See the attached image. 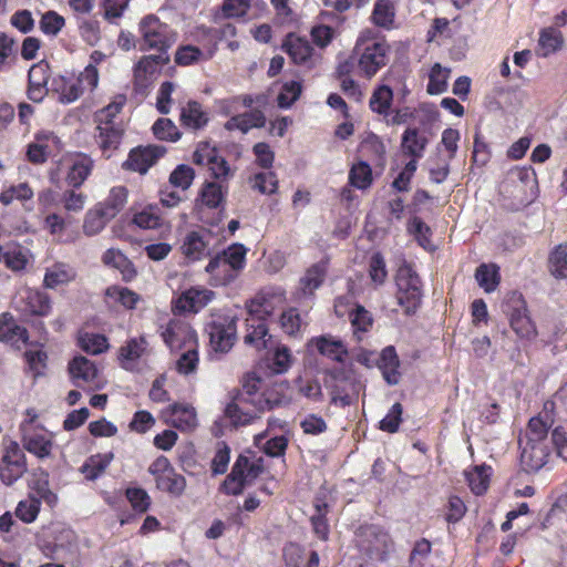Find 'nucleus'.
I'll return each mask as SVG.
<instances>
[{
    "instance_id": "nucleus-45",
    "label": "nucleus",
    "mask_w": 567,
    "mask_h": 567,
    "mask_svg": "<svg viewBox=\"0 0 567 567\" xmlns=\"http://www.w3.org/2000/svg\"><path fill=\"white\" fill-rule=\"evenodd\" d=\"M349 321L352 327L353 336L358 341L362 340L363 333H368L374 323L372 313L360 303H354L349 312Z\"/></svg>"
},
{
    "instance_id": "nucleus-29",
    "label": "nucleus",
    "mask_w": 567,
    "mask_h": 567,
    "mask_svg": "<svg viewBox=\"0 0 567 567\" xmlns=\"http://www.w3.org/2000/svg\"><path fill=\"white\" fill-rule=\"evenodd\" d=\"M271 336L269 334L266 320H261L256 317L246 318V334L244 337V342L247 346L260 351L268 348Z\"/></svg>"
},
{
    "instance_id": "nucleus-42",
    "label": "nucleus",
    "mask_w": 567,
    "mask_h": 567,
    "mask_svg": "<svg viewBox=\"0 0 567 567\" xmlns=\"http://www.w3.org/2000/svg\"><path fill=\"white\" fill-rule=\"evenodd\" d=\"M76 277L75 270L68 264L55 262L47 269L43 286L49 289H55L59 286L68 285Z\"/></svg>"
},
{
    "instance_id": "nucleus-61",
    "label": "nucleus",
    "mask_w": 567,
    "mask_h": 567,
    "mask_svg": "<svg viewBox=\"0 0 567 567\" xmlns=\"http://www.w3.org/2000/svg\"><path fill=\"white\" fill-rule=\"evenodd\" d=\"M373 182L372 168L365 161L352 165L349 172V183L358 189H367Z\"/></svg>"
},
{
    "instance_id": "nucleus-47",
    "label": "nucleus",
    "mask_w": 567,
    "mask_h": 567,
    "mask_svg": "<svg viewBox=\"0 0 567 567\" xmlns=\"http://www.w3.org/2000/svg\"><path fill=\"white\" fill-rule=\"evenodd\" d=\"M247 463V456L239 455L233 465L231 472L221 484V491L227 495H239L243 493L246 482L243 476V467Z\"/></svg>"
},
{
    "instance_id": "nucleus-49",
    "label": "nucleus",
    "mask_w": 567,
    "mask_h": 567,
    "mask_svg": "<svg viewBox=\"0 0 567 567\" xmlns=\"http://www.w3.org/2000/svg\"><path fill=\"white\" fill-rule=\"evenodd\" d=\"M547 270L557 280L567 279V243L559 244L549 251Z\"/></svg>"
},
{
    "instance_id": "nucleus-25",
    "label": "nucleus",
    "mask_w": 567,
    "mask_h": 567,
    "mask_svg": "<svg viewBox=\"0 0 567 567\" xmlns=\"http://www.w3.org/2000/svg\"><path fill=\"white\" fill-rule=\"evenodd\" d=\"M65 182L72 188H80L91 175L94 161L86 154L76 153L68 161Z\"/></svg>"
},
{
    "instance_id": "nucleus-6",
    "label": "nucleus",
    "mask_w": 567,
    "mask_h": 567,
    "mask_svg": "<svg viewBox=\"0 0 567 567\" xmlns=\"http://www.w3.org/2000/svg\"><path fill=\"white\" fill-rule=\"evenodd\" d=\"M353 542L359 554L371 563H388L395 551V543L390 533L375 524L359 526Z\"/></svg>"
},
{
    "instance_id": "nucleus-35",
    "label": "nucleus",
    "mask_w": 567,
    "mask_h": 567,
    "mask_svg": "<svg viewBox=\"0 0 567 567\" xmlns=\"http://www.w3.org/2000/svg\"><path fill=\"white\" fill-rule=\"evenodd\" d=\"M377 367L382 372L385 382L390 385L399 383L401 374L399 372L400 360L393 346L385 347L379 354Z\"/></svg>"
},
{
    "instance_id": "nucleus-44",
    "label": "nucleus",
    "mask_w": 567,
    "mask_h": 567,
    "mask_svg": "<svg viewBox=\"0 0 567 567\" xmlns=\"http://www.w3.org/2000/svg\"><path fill=\"white\" fill-rule=\"evenodd\" d=\"M492 467L486 464L475 465L465 472L468 487L475 495L487 492L491 483Z\"/></svg>"
},
{
    "instance_id": "nucleus-20",
    "label": "nucleus",
    "mask_w": 567,
    "mask_h": 567,
    "mask_svg": "<svg viewBox=\"0 0 567 567\" xmlns=\"http://www.w3.org/2000/svg\"><path fill=\"white\" fill-rule=\"evenodd\" d=\"M215 297V292L203 287H192L183 291L173 302L177 313H197Z\"/></svg>"
},
{
    "instance_id": "nucleus-63",
    "label": "nucleus",
    "mask_w": 567,
    "mask_h": 567,
    "mask_svg": "<svg viewBox=\"0 0 567 567\" xmlns=\"http://www.w3.org/2000/svg\"><path fill=\"white\" fill-rule=\"evenodd\" d=\"M40 508V498L35 497L33 494H29L25 499L18 503L14 514L21 522L30 524L37 519Z\"/></svg>"
},
{
    "instance_id": "nucleus-12",
    "label": "nucleus",
    "mask_w": 567,
    "mask_h": 567,
    "mask_svg": "<svg viewBox=\"0 0 567 567\" xmlns=\"http://www.w3.org/2000/svg\"><path fill=\"white\" fill-rule=\"evenodd\" d=\"M205 330L209 336L212 350L214 352L227 353L236 341L237 320L229 315L214 313Z\"/></svg>"
},
{
    "instance_id": "nucleus-21",
    "label": "nucleus",
    "mask_w": 567,
    "mask_h": 567,
    "mask_svg": "<svg viewBox=\"0 0 567 567\" xmlns=\"http://www.w3.org/2000/svg\"><path fill=\"white\" fill-rule=\"evenodd\" d=\"M285 298L286 293L282 289L261 290L246 303L247 317L267 321L275 311V301L281 302Z\"/></svg>"
},
{
    "instance_id": "nucleus-53",
    "label": "nucleus",
    "mask_w": 567,
    "mask_h": 567,
    "mask_svg": "<svg viewBox=\"0 0 567 567\" xmlns=\"http://www.w3.org/2000/svg\"><path fill=\"white\" fill-rule=\"evenodd\" d=\"M396 289L422 291V281L412 264L403 261L395 274Z\"/></svg>"
},
{
    "instance_id": "nucleus-51",
    "label": "nucleus",
    "mask_w": 567,
    "mask_h": 567,
    "mask_svg": "<svg viewBox=\"0 0 567 567\" xmlns=\"http://www.w3.org/2000/svg\"><path fill=\"white\" fill-rule=\"evenodd\" d=\"M113 458L114 454L112 452L91 455L81 466V472L86 480L95 481L106 471Z\"/></svg>"
},
{
    "instance_id": "nucleus-5",
    "label": "nucleus",
    "mask_w": 567,
    "mask_h": 567,
    "mask_svg": "<svg viewBox=\"0 0 567 567\" xmlns=\"http://www.w3.org/2000/svg\"><path fill=\"white\" fill-rule=\"evenodd\" d=\"M248 248L241 243H233L209 258L205 272L214 287H226L236 281L247 265Z\"/></svg>"
},
{
    "instance_id": "nucleus-64",
    "label": "nucleus",
    "mask_w": 567,
    "mask_h": 567,
    "mask_svg": "<svg viewBox=\"0 0 567 567\" xmlns=\"http://www.w3.org/2000/svg\"><path fill=\"white\" fill-rule=\"evenodd\" d=\"M449 69H443L440 63H435L429 74L426 92L430 95H437L447 90Z\"/></svg>"
},
{
    "instance_id": "nucleus-27",
    "label": "nucleus",
    "mask_w": 567,
    "mask_h": 567,
    "mask_svg": "<svg viewBox=\"0 0 567 567\" xmlns=\"http://www.w3.org/2000/svg\"><path fill=\"white\" fill-rule=\"evenodd\" d=\"M167 423L182 432H192L197 426V414L189 404L173 403L167 410Z\"/></svg>"
},
{
    "instance_id": "nucleus-14",
    "label": "nucleus",
    "mask_w": 567,
    "mask_h": 567,
    "mask_svg": "<svg viewBox=\"0 0 567 567\" xmlns=\"http://www.w3.org/2000/svg\"><path fill=\"white\" fill-rule=\"evenodd\" d=\"M159 333L171 351H179L198 342L196 331L182 319H169L166 324L159 327Z\"/></svg>"
},
{
    "instance_id": "nucleus-32",
    "label": "nucleus",
    "mask_w": 567,
    "mask_h": 567,
    "mask_svg": "<svg viewBox=\"0 0 567 567\" xmlns=\"http://www.w3.org/2000/svg\"><path fill=\"white\" fill-rule=\"evenodd\" d=\"M311 342L321 355L338 363H343L349 355L346 343L331 334L316 337Z\"/></svg>"
},
{
    "instance_id": "nucleus-23",
    "label": "nucleus",
    "mask_w": 567,
    "mask_h": 567,
    "mask_svg": "<svg viewBox=\"0 0 567 567\" xmlns=\"http://www.w3.org/2000/svg\"><path fill=\"white\" fill-rule=\"evenodd\" d=\"M69 373L76 386L87 385L89 390L100 388L99 370L85 357L79 355L73 358L69 363Z\"/></svg>"
},
{
    "instance_id": "nucleus-46",
    "label": "nucleus",
    "mask_w": 567,
    "mask_h": 567,
    "mask_svg": "<svg viewBox=\"0 0 567 567\" xmlns=\"http://www.w3.org/2000/svg\"><path fill=\"white\" fill-rule=\"evenodd\" d=\"M477 285L486 292H494L501 284L499 267L494 264H481L474 274Z\"/></svg>"
},
{
    "instance_id": "nucleus-9",
    "label": "nucleus",
    "mask_w": 567,
    "mask_h": 567,
    "mask_svg": "<svg viewBox=\"0 0 567 567\" xmlns=\"http://www.w3.org/2000/svg\"><path fill=\"white\" fill-rule=\"evenodd\" d=\"M141 51H157L168 55L167 51L176 42L177 33L155 14L145 16L138 23Z\"/></svg>"
},
{
    "instance_id": "nucleus-30",
    "label": "nucleus",
    "mask_w": 567,
    "mask_h": 567,
    "mask_svg": "<svg viewBox=\"0 0 567 567\" xmlns=\"http://www.w3.org/2000/svg\"><path fill=\"white\" fill-rule=\"evenodd\" d=\"M205 159L212 177L216 179L215 182L228 184V178L231 176L229 164L223 156L218 155L216 148L209 150L205 157L198 151L194 153L196 164H204Z\"/></svg>"
},
{
    "instance_id": "nucleus-52",
    "label": "nucleus",
    "mask_w": 567,
    "mask_h": 567,
    "mask_svg": "<svg viewBox=\"0 0 567 567\" xmlns=\"http://www.w3.org/2000/svg\"><path fill=\"white\" fill-rule=\"evenodd\" d=\"M214 55V50L205 54L198 47L192 44L179 45L174 55V61L179 66H189L199 61H207Z\"/></svg>"
},
{
    "instance_id": "nucleus-40",
    "label": "nucleus",
    "mask_w": 567,
    "mask_h": 567,
    "mask_svg": "<svg viewBox=\"0 0 567 567\" xmlns=\"http://www.w3.org/2000/svg\"><path fill=\"white\" fill-rule=\"evenodd\" d=\"M284 560L286 567H318L319 555L312 550L307 560H305L303 548L296 544L289 543L284 547Z\"/></svg>"
},
{
    "instance_id": "nucleus-26",
    "label": "nucleus",
    "mask_w": 567,
    "mask_h": 567,
    "mask_svg": "<svg viewBox=\"0 0 567 567\" xmlns=\"http://www.w3.org/2000/svg\"><path fill=\"white\" fill-rule=\"evenodd\" d=\"M29 341V332L27 328L18 324L17 320L10 312L0 315V342L10 344L17 349L27 344Z\"/></svg>"
},
{
    "instance_id": "nucleus-2",
    "label": "nucleus",
    "mask_w": 567,
    "mask_h": 567,
    "mask_svg": "<svg viewBox=\"0 0 567 567\" xmlns=\"http://www.w3.org/2000/svg\"><path fill=\"white\" fill-rule=\"evenodd\" d=\"M261 380L255 378L244 384V391L236 395L225 409V416L235 426L247 425L259 417V413L270 411L281 404V398L272 391L259 392Z\"/></svg>"
},
{
    "instance_id": "nucleus-17",
    "label": "nucleus",
    "mask_w": 567,
    "mask_h": 567,
    "mask_svg": "<svg viewBox=\"0 0 567 567\" xmlns=\"http://www.w3.org/2000/svg\"><path fill=\"white\" fill-rule=\"evenodd\" d=\"M166 151L165 146L155 144L134 147L130 151L127 159L123 163V168L145 174L165 155Z\"/></svg>"
},
{
    "instance_id": "nucleus-13",
    "label": "nucleus",
    "mask_w": 567,
    "mask_h": 567,
    "mask_svg": "<svg viewBox=\"0 0 567 567\" xmlns=\"http://www.w3.org/2000/svg\"><path fill=\"white\" fill-rule=\"evenodd\" d=\"M326 388L330 391L332 404L348 406L351 404V393L358 392V381L352 372L334 368L327 372Z\"/></svg>"
},
{
    "instance_id": "nucleus-10",
    "label": "nucleus",
    "mask_w": 567,
    "mask_h": 567,
    "mask_svg": "<svg viewBox=\"0 0 567 567\" xmlns=\"http://www.w3.org/2000/svg\"><path fill=\"white\" fill-rule=\"evenodd\" d=\"M99 70L86 65L78 76L58 75L52 80V91L62 103H72L85 92H93L99 85Z\"/></svg>"
},
{
    "instance_id": "nucleus-4",
    "label": "nucleus",
    "mask_w": 567,
    "mask_h": 567,
    "mask_svg": "<svg viewBox=\"0 0 567 567\" xmlns=\"http://www.w3.org/2000/svg\"><path fill=\"white\" fill-rule=\"evenodd\" d=\"M261 380L255 378L244 384V391L236 395L225 409V416L235 426L247 425L259 417V413L270 411L281 404V398L272 391L259 392Z\"/></svg>"
},
{
    "instance_id": "nucleus-36",
    "label": "nucleus",
    "mask_w": 567,
    "mask_h": 567,
    "mask_svg": "<svg viewBox=\"0 0 567 567\" xmlns=\"http://www.w3.org/2000/svg\"><path fill=\"white\" fill-rule=\"evenodd\" d=\"M266 125V116L262 111L255 109L249 112L231 116L225 124V130L240 131L246 134L251 128H261Z\"/></svg>"
},
{
    "instance_id": "nucleus-31",
    "label": "nucleus",
    "mask_w": 567,
    "mask_h": 567,
    "mask_svg": "<svg viewBox=\"0 0 567 567\" xmlns=\"http://www.w3.org/2000/svg\"><path fill=\"white\" fill-rule=\"evenodd\" d=\"M208 113L198 101L189 100L181 109L179 123L186 130L200 131L208 124Z\"/></svg>"
},
{
    "instance_id": "nucleus-60",
    "label": "nucleus",
    "mask_w": 567,
    "mask_h": 567,
    "mask_svg": "<svg viewBox=\"0 0 567 567\" xmlns=\"http://www.w3.org/2000/svg\"><path fill=\"white\" fill-rule=\"evenodd\" d=\"M146 339L144 337L131 338L118 350V359L122 367L126 368V362L138 360L146 350Z\"/></svg>"
},
{
    "instance_id": "nucleus-54",
    "label": "nucleus",
    "mask_w": 567,
    "mask_h": 567,
    "mask_svg": "<svg viewBox=\"0 0 567 567\" xmlns=\"http://www.w3.org/2000/svg\"><path fill=\"white\" fill-rule=\"evenodd\" d=\"M395 18V7L392 0H377L372 10L371 20L380 28L390 30Z\"/></svg>"
},
{
    "instance_id": "nucleus-39",
    "label": "nucleus",
    "mask_w": 567,
    "mask_h": 567,
    "mask_svg": "<svg viewBox=\"0 0 567 567\" xmlns=\"http://www.w3.org/2000/svg\"><path fill=\"white\" fill-rule=\"evenodd\" d=\"M329 260L322 259L311 265L299 280V287L303 295H313L320 288L328 274Z\"/></svg>"
},
{
    "instance_id": "nucleus-19",
    "label": "nucleus",
    "mask_w": 567,
    "mask_h": 567,
    "mask_svg": "<svg viewBox=\"0 0 567 567\" xmlns=\"http://www.w3.org/2000/svg\"><path fill=\"white\" fill-rule=\"evenodd\" d=\"M210 231L200 228L188 231L181 244V252L188 262L200 261L210 256Z\"/></svg>"
},
{
    "instance_id": "nucleus-18",
    "label": "nucleus",
    "mask_w": 567,
    "mask_h": 567,
    "mask_svg": "<svg viewBox=\"0 0 567 567\" xmlns=\"http://www.w3.org/2000/svg\"><path fill=\"white\" fill-rule=\"evenodd\" d=\"M168 62L169 55L150 54L142 56L134 66L133 84L135 91L144 92L147 90L159 72V68Z\"/></svg>"
},
{
    "instance_id": "nucleus-3",
    "label": "nucleus",
    "mask_w": 567,
    "mask_h": 567,
    "mask_svg": "<svg viewBox=\"0 0 567 567\" xmlns=\"http://www.w3.org/2000/svg\"><path fill=\"white\" fill-rule=\"evenodd\" d=\"M261 380L255 378L244 384V391L236 395L225 409V416L235 426L247 425L259 417V413L270 411L281 404V398L272 391L259 392Z\"/></svg>"
},
{
    "instance_id": "nucleus-57",
    "label": "nucleus",
    "mask_w": 567,
    "mask_h": 567,
    "mask_svg": "<svg viewBox=\"0 0 567 567\" xmlns=\"http://www.w3.org/2000/svg\"><path fill=\"white\" fill-rule=\"evenodd\" d=\"M564 44V37L560 31L555 28H545L539 32L538 45L543 51V56H548L561 49Z\"/></svg>"
},
{
    "instance_id": "nucleus-34",
    "label": "nucleus",
    "mask_w": 567,
    "mask_h": 567,
    "mask_svg": "<svg viewBox=\"0 0 567 567\" xmlns=\"http://www.w3.org/2000/svg\"><path fill=\"white\" fill-rule=\"evenodd\" d=\"M22 443L24 449L39 458L50 456L53 447L51 436L44 431H23Z\"/></svg>"
},
{
    "instance_id": "nucleus-43",
    "label": "nucleus",
    "mask_w": 567,
    "mask_h": 567,
    "mask_svg": "<svg viewBox=\"0 0 567 567\" xmlns=\"http://www.w3.org/2000/svg\"><path fill=\"white\" fill-rule=\"evenodd\" d=\"M32 494L40 498V502H45L50 507H54L58 504V495L51 491L49 482V473L43 470H39L33 473V477L29 483Z\"/></svg>"
},
{
    "instance_id": "nucleus-56",
    "label": "nucleus",
    "mask_w": 567,
    "mask_h": 567,
    "mask_svg": "<svg viewBox=\"0 0 567 567\" xmlns=\"http://www.w3.org/2000/svg\"><path fill=\"white\" fill-rule=\"evenodd\" d=\"M132 223L141 229H157L163 218L157 206L148 205L133 215Z\"/></svg>"
},
{
    "instance_id": "nucleus-58",
    "label": "nucleus",
    "mask_w": 567,
    "mask_h": 567,
    "mask_svg": "<svg viewBox=\"0 0 567 567\" xmlns=\"http://www.w3.org/2000/svg\"><path fill=\"white\" fill-rule=\"evenodd\" d=\"M51 134L38 133L34 142L30 143L27 148V158L30 163L39 165L47 162L50 155L49 145L44 142L50 138Z\"/></svg>"
},
{
    "instance_id": "nucleus-59",
    "label": "nucleus",
    "mask_w": 567,
    "mask_h": 567,
    "mask_svg": "<svg viewBox=\"0 0 567 567\" xmlns=\"http://www.w3.org/2000/svg\"><path fill=\"white\" fill-rule=\"evenodd\" d=\"M126 95L117 94L113 97V100L103 109L97 111L94 115V121L96 124H104V122L110 124H121L115 121V117L121 113L124 105L126 104Z\"/></svg>"
},
{
    "instance_id": "nucleus-8",
    "label": "nucleus",
    "mask_w": 567,
    "mask_h": 567,
    "mask_svg": "<svg viewBox=\"0 0 567 567\" xmlns=\"http://www.w3.org/2000/svg\"><path fill=\"white\" fill-rule=\"evenodd\" d=\"M502 310L508 319L511 329L520 340L534 341L538 336L535 321L530 317L527 301L522 292L513 290L506 293Z\"/></svg>"
},
{
    "instance_id": "nucleus-38",
    "label": "nucleus",
    "mask_w": 567,
    "mask_h": 567,
    "mask_svg": "<svg viewBox=\"0 0 567 567\" xmlns=\"http://www.w3.org/2000/svg\"><path fill=\"white\" fill-rule=\"evenodd\" d=\"M228 195V184L205 182L199 192V199L209 209H224Z\"/></svg>"
},
{
    "instance_id": "nucleus-50",
    "label": "nucleus",
    "mask_w": 567,
    "mask_h": 567,
    "mask_svg": "<svg viewBox=\"0 0 567 567\" xmlns=\"http://www.w3.org/2000/svg\"><path fill=\"white\" fill-rule=\"evenodd\" d=\"M279 323L287 336L295 338L301 337L308 326L298 308L295 307H290L281 313Z\"/></svg>"
},
{
    "instance_id": "nucleus-7",
    "label": "nucleus",
    "mask_w": 567,
    "mask_h": 567,
    "mask_svg": "<svg viewBox=\"0 0 567 567\" xmlns=\"http://www.w3.org/2000/svg\"><path fill=\"white\" fill-rule=\"evenodd\" d=\"M370 34H372V31L362 32L354 47L358 69L365 79L373 78L386 65L390 52V47L385 40L372 38Z\"/></svg>"
},
{
    "instance_id": "nucleus-16",
    "label": "nucleus",
    "mask_w": 567,
    "mask_h": 567,
    "mask_svg": "<svg viewBox=\"0 0 567 567\" xmlns=\"http://www.w3.org/2000/svg\"><path fill=\"white\" fill-rule=\"evenodd\" d=\"M27 472V460L19 444L11 441L4 449L0 461V480L7 485H13Z\"/></svg>"
},
{
    "instance_id": "nucleus-37",
    "label": "nucleus",
    "mask_w": 567,
    "mask_h": 567,
    "mask_svg": "<svg viewBox=\"0 0 567 567\" xmlns=\"http://www.w3.org/2000/svg\"><path fill=\"white\" fill-rule=\"evenodd\" d=\"M96 132V143L104 154L117 150L124 135L122 124H110L107 122L97 124Z\"/></svg>"
},
{
    "instance_id": "nucleus-22",
    "label": "nucleus",
    "mask_w": 567,
    "mask_h": 567,
    "mask_svg": "<svg viewBox=\"0 0 567 567\" xmlns=\"http://www.w3.org/2000/svg\"><path fill=\"white\" fill-rule=\"evenodd\" d=\"M51 76L50 64L41 60L33 64L28 72V99L32 102H41L48 94V82Z\"/></svg>"
},
{
    "instance_id": "nucleus-15",
    "label": "nucleus",
    "mask_w": 567,
    "mask_h": 567,
    "mask_svg": "<svg viewBox=\"0 0 567 567\" xmlns=\"http://www.w3.org/2000/svg\"><path fill=\"white\" fill-rule=\"evenodd\" d=\"M281 49L288 54L291 62L296 65L311 70L317 65L319 55L315 53V49L310 41L300 37L295 32H289L281 43Z\"/></svg>"
},
{
    "instance_id": "nucleus-11",
    "label": "nucleus",
    "mask_w": 567,
    "mask_h": 567,
    "mask_svg": "<svg viewBox=\"0 0 567 567\" xmlns=\"http://www.w3.org/2000/svg\"><path fill=\"white\" fill-rule=\"evenodd\" d=\"M148 473L154 477L156 488L171 497H181L186 489V478L178 473L171 461L161 455L148 466Z\"/></svg>"
},
{
    "instance_id": "nucleus-1",
    "label": "nucleus",
    "mask_w": 567,
    "mask_h": 567,
    "mask_svg": "<svg viewBox=\"0 0 567 567\" xmlns=\"http://www.w3.org/2000/svg\"><path fill=\"white\" fill-rule=\"evenodd\" d=\"M548 405L553 409L554 402H546L544 412L528 421L525 437L518 441L520 466L528 474L538 472L548 463L551 447L558 457L567 461L566 431L561 426H557L548 436V432L554 424L553 417L547 412Z\"/></svg>"
},
{
    "instance_id": "nucleus-41",
    "label": "nucleus",
    "mask_w": 567,
    "mask_h": 567,
    "mask_svg": "<svg viewBox=\"0 0 567 567\" xmlns=\"http://www.w3.org/2000/svg\"><path fill=\"white\" fill-rule=\"evenodd\" d=\"M128 190L125 186H114L103 202L96 205L104 210V216L115 218L127 203Z\"/></svg>"
},
{
    "instance_id": "nucleus-24",
    "label": "nucleus",
    "mask_w": 567,
    "mask_h": 567,
    "mask_svg": "<svg viewBox=\"0 0 567 567\" xmlns=\"http://www.w3.org/2000/svg\"><path fill=\"white\" fill-rule=\"evenodd\" d=\"M19 309L29 316L47 317L52 310V300L47 292L28 288L21 293Z\"/></svg>"
},
{
    "instance_id": "nucleus-62",
    "label": "nucleus",
    "mask_w": 567,
    "mask_h": 567,
    "mask_svg": "<svg viewBox=\"0 0 567 567\" xmlns=\"http://www.w3.org/2000/svg\"><path fill=\"white\" fill-rule=\"evenodd\" d=\"M110 220H112L110 217L104 216V210L95 205L85 214L83 231L87 236H94L103 230Z\"/></svg>"
},
{
    "instance_id": "nucleus-28",
    "label": "nucleus",
    "mask_w": 567,
    "mask_h": 567,
    "mask_svg": "<svg viewBox=\"0 0 567 567\" xmlns=\"http://www.w3.org/2000/svg\"><path fill=\"white\" fill-rule=\"evenodd\" d=\"M359 153L375 167L383 168L386 163V147L383 140L369 132L359 145Z\"/></svg>"
},
{
    "instance_id": "nucleus-33",
    "label": "nucleus",
    "mask_w": 567,
    "mask_h": 567,
    "mask_svg": "<svg viewBox=\"0 0 567 567\" xmlns=\"http://www.w3.org/2000/svg\"><path fill=\"white\" fill-rule=\"evenodd\" d=\"M427 138L421 134L417 127H408L401 138V150L404 156L410 157V161L417 162L423 157L427 146Z\"/></svg>"
},
{
    "instance_id": "nucleus-48",
    "label": "nucleus",
    "mask_w": 567,
    "mask_h": 567,
    "mask_svg": "<svg viewBox=\"0 0 567 567\" xmlns=\"http://www.w3.org/2000/svg\"><path fill=\"white\" fill-rule=\"evenodd\" d=\"M313 507L315 513L310 517L312 532L317 538L327 542L330 535V525L327 518L329 505L322 499H317Z\"/></svg>"
},
{
    "instance_id": "nucleus-55",
    "label": "nucleus",
    "mask_w": 567,
    "mask_h": 567,
    "mask_svg": "<svg viewBox=\"0 0 567 567\" xmlns=\"http://www.w3.org/2000/svg\"><path fill=\"white\" fill-rule=\"evenodd\" d=\"M393 101V91L388 85L377 86L369 101L372 112L379 115L388 116Z\"/></svg>"
}]
</instances>
